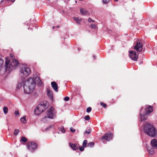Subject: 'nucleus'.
<instances>
[{
  "label": "nucleus",
  "instance_id": "obj_41",
  "mask_svg": "<svg viewBox=\"0 0 157 157\" xmlns=\"http://www.w3.org/2000/svg\"><path fill=\"white\" fill-rule=\"evenodd\" d=\"M6 1H10L11 2H13L15 0H6Z\"/></svg>",
  "mask_w": 157,
  "mask_h": 157
},
{
  "label": "nucleus",
  "instance_id": "obj_45",
  "mask_svg": "<svg viewBox=\"0 0 157 157\" xmlns=\"http://www.w3.org/2000/svg\"><path fill=\"white\" fill-rule=\"evenodd\" d=\"M55 28V27L54 26H53V27H52V28H53V29H54Z\"/></svg>",
  "mask_w": 157,
  "mask_h": 157
},
{
  "label": "nucleus",
  "instance_id": "obj_47",
  "mask_svg": "<svg viewBox=\"0 0 157 157\" xmlns=\"http://www.w3.org/2000/svg\"><path fill=\"white\" fill-rule=\"evenodd\" d=\"M75 2L76 3H77V1H75Z\"/></svg>",
  "mask_w": 157,
  "mask_h": 157
},
{
  "label": "nucleus",
  "instance_id": "obj_42",
  "mask_svg": "<svg viewBox=\"0 0 157 157\" xmlns=\"http://www.w3.org/2000/svg\"><path fill=\"white\" fill-rule=\"evenodd\" d=\"M53 125H51L50 126H49V127H48V128H47L46 129H49V128H52V127H53Z\"/></svg>",
  "mask_w": 157,
  "mask_h": 157
},
{
  "label": "nucleus",
  "instance_id": "obj_7",
  "mask_svg": "<svg viewBox=\"0 0 157 157\" xmlns=\"http://www.w3.org/2000/svg\"><path fill=\"white\" fill-rule=\"evenodd\" d=\"M113 134L110 132L106 133L104 135L100 138V140L103 143L105 141H109L113 137Z\"/></svg>",
  "mask_w": 157,
  "mask_h": 157
},
{
  "label": "nucleus",
  "instance_id": "obj_27",
  "mask_svg": "<svg viewBox=\"0 0 157 157\" xmlns=\"http://www.w3.org/2000/svg\"><path fill=\"white\" fill-rule=\"evenodd\" d=\"M87 141L86 140H85L83 143L82 145L84 147H86L87 146Z\"/></svg>",
  "mask_w": 157,
  "mask_h": 157
},
{
  "label": "nucleus",
  "instance_id": "obj_5",
  "mask_svg": "<svg viewBox=\"0 0 157 157\" xmlns=\"http://www.w3.org/2000/svg\"><path fill=\"white\" fill-rule=\"evenodd\" d=\"M19 75L22 78H25L31 73L30 69L26 67H21L19 71Z\"/></svg>",
  "mask_w": 157,
  "mask_h": 157
},
{
  "label": "nucleus",
  "instance_id": "obj_14",
  "mask_svg": "<svg viewBox=\"0 0 157 157\" xmlns=\"http://www.w3.org/2000/svg\"><path fill=\"white\" fill-rule=\"evenodd\" d=\"M151 144L152 147L157 149V141L156 139H155L151 141Z\"/></svg>",
  "mask_w": 157,
  "mask_h": 157
},
{
  "label": "nucleus",
  "instance_id": "obj_38",
  "mask_svg": "<svg viewBox=\"0 0 157 157\" xmlns=\"http://www.w3.org/2000/svg\"><path fill=\"white\" fill-rule=\"evenodd\" d=\"M79 150L80 151H84V147H82V146H81V147H79Z\"/></svg>",
  "mask_w": 157,
  "mask_h": 157
},
{
  "label": "nucleus",
  "instance_id": "obj_26",
  "mask_svg": "<svg viewBox=\"0 0 157 157\" xmlns=\"http://www.w3.org/2000/svg\"><path fill=\"white\" fill-rule=\"evenodd\" d=\"M70 129L71 132L73 133H74L76 132V129L72 127H71Z\"/></svg>",
  "mask_w": 157,
  "mask_h": 157
},
{
  "label": "nucleus",
  "instance_id": "obj_30",
  "mask_svg": "<svg viewBox=\"0 0 157 157\" xmlns=\"http://www.w3.org/2000/svg\"><path fill=\"white\" fill-rule=\"evenodd\" d=\"M88 131L87 130H86L84 132V133L85 134L87 133L88 134H90L91 132V130L90 129H89L88 130Z\"/></svg>",
  "mask_w": 157,
  "mask_h": 157
},
{
  "label": "nucleus",
  "instance_id": "obj_3",
  "mask_svg": "<svg viewBox=\"0 0 157 157\" xmlns=\"http://www.w3.org/2000/svg\"><path fill=\"white\" fill-rule=\"evenodd\" d=\"M144 131L147 135L154 137L156 136L157 131L156 129L152 125L149 123H146L144 126Z\"/></svg>",
  "mask_w": 157,
  "mask_h": 157
},
{
  "label": "nucleus",
  "instance_id": "obj_15",
  "mask_svg": "<svg viewBox=\"0 0 157 157\" xmlns=\"http://www.w3.org/2000/svg\"><path fill=\"white\" fill-rule=\"evenodd\" d=\"M25 82H24L23 80H21L19 81L17 85V88L18 89H19L20 87H22L23 85L24 86L25 85Z\"/></svg>",
  "mask_w": 157,
  "mask_h": 157
},
{
  "label": "nucleus",
  "instance_id": "obj_9",
  "mask_svg": "<svg viewBox=\"0 0 157 157\" xmlns=\"http://www.w3.org/2000/svg\"><path fill=\"white\" fill-rule=\"evenodd\" d=\"M138 54V53L136 52L135 51H129V57L133 60L135 61H137Z\"/></svg>",
  "mask_w": 157,
  "mask_h": 157
},
{
  "label": "nucleus",
  "instance_id": "obj_6",
  "mask_svg": "<svg viewBox=\"0 0 157 157\" xmlns=\"http://www.w3.org/2000/svg\"><path fill=\"white\" fill-rule=\"evenodd\" d=\"M47 106L43 102H41L38 105L34 110V113L36 115H38L42 113L46 108Z\"/></svg>",
  "mask_w": 157,
  "mask_h": 157
},
{
  "label": "nucleus",
  "instance_id": "obj_37",
  "mask_svg": "<svg viewBox=\"0 0 157 157\" xmlns=\"http://www.w3.org/2000/svg\"><path fill=\"white\" fill-rule=\"evenodd\" d=\"M88 21L89 22H94L95 21L92 20L90 18H89L88 19Z\"/></svg>",
  "mask_w": 157,
  "mask_h": 157
},
{
  "label": "nucleus",
  "instance_id": "obj_11",
  "mask_svg": "<svg viewBox=\"0 0 157 157\" xmlns=\"http://www.w3.org/2000/svg\"><path fill=\"white\" fill-rule=\"evenodd\" d=\"M47 92L48 97L52 101H53V95L52 92L50 90V89L48 88L47 90Z\"/></svg>",
  "mask_w": 157,
  "mask_h": 157
},
{
  "label": "nucleus",
  "instance_id": "obj_40",
  "mask_svg": "<svg viewBox=\"0 0 157 157\" xmlns=\"http://www.w3.org/2000/svg\"><path fill=\"white\" fill-rule=\"evenodd\" d=\"M64 99L65 101H68L69 100V97H65L64 98Z\"/></svg>",
  "mask_w": 157,
  "mask_h": 157
},
{
  "label": "nucleus",
  "instance_id": "obj_39",
  "mask_svg": "<svg viewBox=\"0 0 157 157\" xmlns=\"http://www.w3.org/2000/svg\"><path fill=\"white\" fill-rule=\"evenodd\" d=\"M14 113H15V115H19V111L17 110H16L15 111Z\"/></svg>",
  "mask_w": 157,
  "mask_h": 157
},
{
  "label": "nucleus",
  "instance_id": "obj_29",
  "mask_svg": "<svg viewBox=\"0 0 157 157\" xmlns=\"http://www.w3.org/2000/svg\"><path fill=\"white\" fill-rule=\"evenodd\" d=\"M19 132V131L18 129H15L14 132V135H17L18 134V133Z\"/></svg>",
  "mask_w": 157,
  "mask_h": 157
},
{
  "label": "nucleus",
  "instance_id": "obj_24",
  "mask_svg": "<svg viewBox=\"0 0 157 157\" xmlns=\"http://www.w3.org/2000/svg\"><path fill=\"white\" fill-rule=\"evenodd\" d=\"M27 141V139L24 136H22L21 137V142H25Z\"/></svg>",
  "mask_w": 157,
  "mask_h": 157
},
{
  "label": "nucleus",
  "instance_id": "obj_22",
  "mask_svg": "<svg viewBox=\"0 0 157 157\" xmlns=\"http://www.w3.org/2000/svg\"><path fill=\"white\" fill-rule=\"evenodd\" d=\"M21 122L25 124L26 123V117L24 116L23 117L21 118Z\"/></svg>",
  "mask_w": 157,
  "mask_h": 157
},
{
  "label": "nucleus",
  "instance_id": "obj_19",
  "mask_svg": "<svg viewBox=\"0 0 157 157\" xmlns=\"http://www.w3.org/2000/svg\"><path fill=\"white\" fill-rule=\"evenodd\" d=\"M37 80L36 81V84H37L40 86H41L42 84V82L39 78H37Z\"/></svg>",
  "mask_w": 157,
  "mask_h": 157
},
{
  "label": "nucleus",
  "instance_id": "obj_17",
  "mask_svg": "<svg viewBox=\"0 0 157 157\" xmlns=\"http://www.w3.org/2000/svg\"><path fill=\"white\" fill-rule=\"evenodd\" d=\"M69 146L71 149L74 150H75L78 148L77 145L75 144L69 143Z\"/></svg>",
  "mask_w": 157,
  "mask_h": 157
},
{
  "label": "nucleus",
  "instance_id": "obj_16",
  "mask_svg": "<svg viewBox=\"0 0 157 157\" xmlns=\"http://www.w3.org/2000/svg\"><path fill=\"white\" fill-rule=\"evenodd\" d=\"M146 115H142L141 114H140V121H143L147 120V117Z\"/></svg>",
  "mask_w": 157,
  "mask_h": 157
},
{
  "label": "nucleus",
  "instance_id": "obj_1",
  "mask_svg": "<svg viewBox=\"0 0 157 157\" xmlns=\"http://www.w3.org/2000/svg\"><path fill=\"white\" fill-rule=\"evenodd\" d=\"M37 77L36 74L33 75V78L29 77L25 82L24 86V92L26 94H30L32 93L36 87V82Z\"/></svg>",
  "mask_w": 157,
  "mask_h": 157
},
{
  "label": "nucleus",
  "instance_id": "obj_46",
  "mask_svg": "<svg viewBox=\"0 0 157 157\" xmlns=\"http://www.w3.org/2000/svg\"><path fill=\"white\" fill-rule=\"evenodd\" d=\"M59 26L58 25L57 26V27L58 28H59Z\"/></svg>",
  "mask_w": 157,
  "mask_h": 157
},
{
  "label": "nucleus",
  "instance_id": "obj_36",
  "mask_svg": "<svg viewBox=\"0 0 157 157\" xmlns=\"http://www.w3.org/2000/svg\"><path fill=\"white\" fill-rule=\"evenodd\" d=\"M109 1V0H102V2L106 4Z\"/></svg>",
  "mask_w": 157,
  "mask_h": 157
},
{
  "label": "nucleus",
  "instance_id": "obj_33",
  "mask_svg": "<svg viewBox=\"0 0 157 157\" xmlns=\"http://www.w3.org/2000/svg\"><path fill=\"white\" fill-rule=\"evenodd\" d=\"M91 110L92 109L90 107H88L86 109V112L88 113H89L91 111Z\"/></svg>",
  "mask_w": 157,
  "mask_h": 157
},
{
  "label": "nucleus",
  "instance_id": "obj_8",
  "mask_svg": "<svg viewBox=\"0 0 157 157\" xmlns=\"http://www.w3.org/2000/svg\"><path fill=\"white\" fill-rule=\"evenodd\" d=\"M143 44L141 40H137L136 44L134 47V49L138 52H141L143 50Z\"/></svg>",
  "mask_w": 157,
  "mask_h": 157
},
{
  "label": "nucleus",
  "instance_id": "obj_44",
  "mask_svg": "<svg viewBox=\"0 0 157 157\" xmlns=\"http://www.w3.org/2000/svg\"><path fill=\"white\" fill-rule=\"evenodd\" d=\"M93 57H94V59H95L96 58V57H95V56H93Z\"/></svg>",
  "mask_w": 157,
  "mask_h": 157
},
{
  "label": "nucleus",
  "instance_id": "obj_18",
  "mask_svg": "<svg viewBox=\"0 0 157 157\" xmlns=\"http://www.w3.org/2000/svg\"><path fill=\"white\" fill-rule=\"evenodd\" d=\"M59 132L58 133L59 134L63 133L65 132V130L63 126H61L59 128Z\"/></svg>",
  "mask_w": 157,
  "mask_h": 157
},
{
  "label": "nucleus",
  "instance_id": "obj_2",
  "mask_svg": "<svg viewBox=\"0 0 157 157\" xmlns=\"http://www.w3.org/2000/svg\"><path fill=\"white\" fill-rule=\"evenodd\" d=\"M19 63L16 59H13L10 62V60L8 58H6L5 61V68L2 67V65L0 67V75H2L6 71H11L16 69L18 66Z\"/></svg>",
  "mask_w": 157,
  "mask_h": 157
},
{
  "label": "nucleus",
  "instance_id": "obj_43",
  "mask_svg": "<svg viewBox=\"0 0 157 157\" xmlns=\"http://www.w3.org/2000/svg\"><path fill=\"white\" fill-rule=\"evenodd\" d=\"M3 0H0V4L2 2Z\"/></svg>",
  "mask_w": 157,
  "mask_h": 157
},
{
  "label": "nucleus",
  "instance_id": "obj_21",
  "mask_svg": "<svg viewBox=\"0 0 157 157\" xmlns=\"http://www.w3.org/2000/svg\"><path fill=\"white\" fill-rule=\"evenodd\" d=\"M74 20L77 23L79 24H81V22L82 21L81 19H80L79 18V17H78L74 18Z\"/></svg>",
  "mask_w": 157,
  "mask_h": 157
},
{
  "label": "nucleus",
  "instance_id": "obj_35",
  "mask_svg": "<svg viewBox=\"0 0 157 157\" xmlns=\"http://www.w3.org/2000/svg\"><path fill=\"white\" fill-rule=\"evenodd\" d=\"M3 63V61L0 58V67L2 65Z\"/></svg>",
  "mask_w": 157,
  "mask_h": 157
},
{
  "label": "nucleus",
  "instance_id": "obj_12",
  "mask_svg": "<svg viewBox=\"0 0 157 157\" xmlns=\"http://www.w3.org/2000/svg\"><path fill=\"white\" fill-rule=\"evenodd\" d=\"M153 110L152 107L149 105L148 107L147 108L145 109L146 115H149L153 111Z\"/></svg>",
  "mask_w": 157,
  "mask_h": 157
},
{
  "label": "nucleus",
  "instance_id": "obj_23",
  "mask_svg": "<svg viewBox=\"0 0 157 157\" xmlns=\"http://www.w3.org/2000/svg\"><path fill=\"white\" fill-rule=\"evenodd\" d=\"M3 110L4 113L5 114L7 113L8 112V109L6 106L4 107L3 108Z\"/></svg>",
  "mask_w": 157,
  "mask_h": 157
},
{
  "label": "nucleus",
  "instance_id": "obj_20",
  "mask_svg": "<svg viewBox=\"0 0 157 157\" xmlns=\"http://www.w3.org/2000/svg\"><path fill=\"white\" fill-rule=\"evenodd\" d=\"M80 12L83 15H86L87 14V11L85 9H81Z\"/></svg>",
  "mask_w": 157,
  "mask_h": 157
},
{
  "label": "nucleus",
  "instance_id": "obj_4",
  "mask_svg": "<svg viewBox=\"0 0 157 157\" xmlns=\"http://www.w3.org/2000/svg\"><path fill=\"white\" fill-rule=\"evenodd\" d=\"M56 111L55 109L51 107L49 108L46 113L45 116L42 118V121L44 122H46L48 118L53 119L56 117Z\"/></svg>",
  "mask_w": 157,
  "mask_h": 157
},
{
  "label": "nucleus",
  "instance_id": "obj_31",
  "mask_svg": "<svg viewBox=\"0 0 157 157\" xmlns=\"http://www.w3.org/2000/svg\"><path fill=\"white\" fill-rule=\"evenodd\" d=\"M149 153L150 154L152 155L154 153V151L153 149H151L149 151Z\"/></svg>",
  "mask_w": 157,
  "mask_h": 157
},
{
  "label": "nucleus",
  "instance_id": "obj_13",
  "mask_svg": "<svg viewBox=\"0 0 157 157\" xmlns=\"http://www.w3.org/2000/svg\"><path fill=\"white\" fill-rule=\"evenodd\" d=\"M51 84L52 87L54 90L55 91L57 92L58 91V88L57 86V84L56 82H51Z\"/></svg>",
  "mask_w": 157,
  "mask_h": 157
},
{
  "label": "nucleus",
  "instance_id": "obj_25",
  "mask_svg": "<svg viewBox=\"0 0 157 157\" xmlns=\"http://www.w3.org/2000/svg\"><path fill=\"white\" fill-rule=\"evenodd\" d=\"M94 143L93 142H90L88 143L87 144L88 147H92L94 146Z\"/></svg>",
  "mask_w": 157,
  "mask_h": 157
},
{
  "label": "nucleus",
  "instance_id": "obj_32",
  "mask_svg": "<svg viewBox=\"0 0 157 157\" xmlns=\"http://www.w3.org/2000/svg\"><path fill=\"white\" fill-rule=\"evenodd\" d=\"M84 118H85V120H86V121H88L90 119V117L88 115H87V116H86Z\"/></svg>",
  "mask_w": 157,
  "mask_h": 157
},
{
  "label": "nucleus",
  "instance_id": "obj_34",
  "mask_svg": "<svg viewBox=\"0 0 157 157\" xmlns=\"http://www.w3.org/2000/svg\"><path fill=\"white\" fill-rule=\"evenodd\" d=\"M91 27L92 29H96L97 28L96 26L95 25L91 24Z\"/></svg>",
  "mask_w": 157,
  "mask_h": 157
},
{
  "label": "nucleus",
  "instance_id": "obj_28",
  "mask_svg": "<svg viewBox=\"0 0 157 157\" xmlns=\"http://www.w3.org/2000/svg\"><path fill=\"white\" fill-rule=\"evenodd\" d=\"M100 104L105 108H106L107 107V106L106 105V104L105 103L101 102H100Z\"/></svg>",
  "mask_w": 157,
  "mask_h": 157
},
{
  "label": "nucleus",
  "instance_id": "obj_10",
  "mask_svg": "<svg viewBox=\"0 0 157 157\" xmlns=\"http://www.w3.org/2000/svg\"><path fill=\"white\" fill-rule=\"evenodd\" d=\"M28 149L31 151H33L37 147L36 144L33 142H30L27 145Z\"/></svg>",
  "mask_w": 157,
  "mask_h": 157
}]
</instances>
